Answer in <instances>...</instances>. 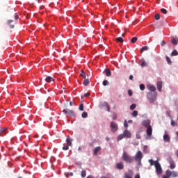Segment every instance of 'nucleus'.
Returning <instances> with one entry per match:
<instances>
[{"instance_id": "8", "label": "nucleus", "mask_w": 178, "mask_h": 178, "mask_svg": "<svg viewBox=\"0 0 178 178\" xmlns=\"http://www.w3.org/2000/svg\"><path fill=\"white\" fill-rule=\"evenodd\" d=\"M134 176V172L131 170H129L128 172H126L123 177V178H133Z\"/></svg>"}, {"instance_id": "53", "label": "nucleus", "mask_w": 178, "mask_h": 178, "mask_svg": "<svg viewBox=\"0 0 178 178\" xmlns=\"http://www.w3.org/2000/svg\"><path fill=\"white\" fill-rule=\"evenodd\" d=\"M135 178H141V177H140V174H136V175H135Z\"/></svg>"}, {"instance_id": "52", "label": "nucleus", "mask_w": 178, "mask_h": 178, "mask_svg": "<svg viewBox=\"0 0 178 178\" xmlns=\"http://www.w3.org/2000/svg\"><path fill=\"white\" fill-rule=\"evenodd\" d=\"M90 95V92H87V93H85L84 94V97H88Z\"/></svg>"}, {"instance_id": "21", "label": "nucleus", "mask_w": 178, "mask_h": 178, "mask_svg": "<svg viewBox=\"0 0 178 178\" xmlns=\"http://www.w3.org/2000/svg\"><path fill=\"white\" fill-rule=\"evenodd\" d=\"M170 168L171 169H175V168H176V163H175V161H170Z\"/></svg>"}, {"instance_id": "46", "label": "nucleus", "mask_w": 178, "mask_h": 178, "mask_svg": "<svg viewBox=\"0 0 178 178\" xmlns=\"http://www.w3.org/2000/svg\"><path fill=\"white\" fill-rule=\"evenodd\" d=\"M128 95H129V97H131L133 95V91H131V90H129Z\"/></svg>"}, {"instance_id": "62", "label": "nucleus", "mask_w": 178, "mask_h": 178, "mask_svg": "<svg viewBox=\"0 0 178 178\" xmlns=\"http://www.w3.org/2000/svg\"><path fill=\"white\" fill-rule=\"evenodd\" d=\"M122 37H124V34H122Z\"/></svg>"}, {"instance_id": "26", "label": "nucleus", "mask_w": 178, "mask_h": 178, "mask_svg": "<svg viewBox=\"0 0 178 178\" xmlns=\"http://www.w3.org/2000/svg\"><path fill=\"white\" fill-rule=\"evenodd\" d=\"M88 84H90V81L88 80V79H85L83 80V86L86 87V86H88Z\"/></svg>"}, {"instance_id": "5", "label": "nucleus", "mask_w": 178, "mask_h": 178, "mask_svg": "<svg viewBox=\"0 0 178 178\" xmlns=\"http://www.w3.org/2000/svg\"><path fill=\"white\" fill-rule=\"evenodd\" d=\"M63 112L67 116H73L74 118H75L76 116V113H74V111L73 110H69L68 108H66V109H64Z\"/></svg>"}, {"instance_id": "27", "label": "nucleus", "mask_w": 178, "mask_h": 178, "mask_svg": "<svg viewBox=\"0 0 178 178\" xmlns=\"http://www.w3.org/2000/svg\"><path fill=\"white\" fill-rule=\"evenodd\" d=\"M115 40H116L117 42H124V40H123V38H122V37H118Z\"/></svg>"}, {"instance_id": "30", "label": "nucleus", "mask_w": 178, "mask_h": 178, "mask_svg": "<svg viewBox=\"0 0 178 178\" xmlns=\"http://www.w3.org/2000/svg\"><path fill=\"white\" fill-rule=\"evenodd\" d=\"M140 66H141L142 67H145V66H147V62H145V60H142V63H141V64H140Z\"/></svg>"}, {"instance_id": "47", "label": "nucleus", "mask_w": 178, "mask_h": 178, "mask_svg": "<svg viewBox=\"0 0 178 178\" xmlns=\"http://www.w3.org/2000/svg\"><path fill=\"white\" fill-rule=\"evenodd\" d=\"M136 162H138V166H141V165H142V164H141V160L136 161Z\"/></svg>"}, {"instance_id": "6", "label": "nucleus", "mask_w": 178, "mask_h": 178, "mask_svg": "<svg viewBox=\"0 0 178 178\" xmlns=\"http://www.w3.org/2000/svg\"><path fill=\"white\" fill-rule=\"evenodd\" d=\"M146 134L147 137L146 140H151V136H152V127L149 126V127L146 128Z\"/></svg>"}, {"instance_id": "23", "label": "nucleus", "mask_w": 178, "mask_h": 178, "mask_svg": "<svg viewBox=\"0 0 178 178\" xmlns=\"http://www.w3.org/2000/svg\"><path fill=\"white\" fill-rule=\"evenodd\" d=\"M66 143L69 147H72V139L70 138L67 137L66 138Z\"/></svg>"}, {"instance_id": "51", "label": "nucleus", "mask_w": 178, "mask_h": 178, "mask_svg": "<svg viewBox=\"0 0 178 178\" xmlns=\"http://www.w3.org/2000/svg\"><path fill=\"white\" fill-rule=\"evenodd\" d=\"M15 20H17V19H19V15H17V14H15Z\"/></svg>"}, {"instance_id": "10", "label": "nucleus", "mask_w": 178, "mask_h": 178, "mask_svg": "<svg viewBox=\"0 0 178 178\" xmlns=\"http://www.w3.org/2000/svg\"><path fill=\"white\" fill-rule=\"evenodd\" d=\"M111 131H113V133H115V131H118V124L113 122H111Z\"/></svg>"}, {"instance_id": "33", "label": "nucleus", "mask_w": 178, "mask_h": 178, "mask_svg": "<svg viewBox=\"0 0 178 178\" xmlns=\"http://www.w3.org/2000/svg\"><path fill=\"white\" fill-rule=\"evenodd\" d=\"M137 37H134L131 40V42H132V44H136V42H137Z\"/></svg>"}, {"instance_id": "56", "label": "nucleus", "mask_w": 178, "mask_h": 178, "mask_svg": "<svg viewBox=\"0 0 178 178\" xmlns=\"http://www.w3.org/2000/svg\"><path fill=\"white\" fill-rule=\"evenodd\" d=\"M166 114H167L168 116H170V113H169V111H167Z\"/></svg>"}, {"instance_id": "58", "label": "nucleus", "mask_w": 178, "mask_h": 178, "mask_svg": "<svg viewBox=\"0 0 178 178\" xmlns=\"http://www.w3.org/2000/svg\"><path fill=\"white\" fill-rule=\"evenodd\" d=\"M175 154H176V155H177V156L178 158V149L175 152Z\"/></svg>"}, {"instance_id": "16", "label": "nucleus", "mask_w": 178, "mask_h": 178, "mask_svg": "<svg viewBox=\"0 0 178 178\" xmlns=\"http://www.w3.org/2000/svg\"><path fill=\"white\" fill-rule=\"evenodd\" d=\"M148 90L149 91H151V92H155V91H156V88L154 86H149L148 87Z\"/></svg>"}, {"instance_id": "59", "label": "nucleus", "mask_w": 178, "mask_h": 178, "mask_svg": "<svg viewBox=\"0 0 178 178\" xmlns=\"http://www.w3.org/2000/svg\"><path fill=\"white\" fill-rule=\"evenodd\" d=\"M78 151H81V147H79Z\"/></svg>"}, {"instance_id": "17", "label": "nucleus", "mask_w": 178, "mask_h": 178, "mask_svg": "<svg viewBox=\"0 0 178 178\" xmlns=\"http://www.w3.org/2000/svg\"><path fill=\"white\" fill-rule=\"evenodd\" d=\"M156 86L157 90L160 92L162 91V81H158Z\"/></svg>"}, {"instance_id": "31", "label": "nucleus", "mask_w": 178, "mask_h": 178, "mask_svg": "<svg viewBox=\"0 0 178 178\" xmlns=\"http://www.w3.org/2000/svg\"><path fill=\"white\" fill-rule=\"evenodd\" d=\"M138 115V111H134L132 113V116L133 118H137V115Z\"/></svg>"}, {"instance_id": "24", "label": "nucleus", "mask_w": 178, "mask_h": 178, "mask_svg": "<svg viewBox=\"0 0 178 178\" xmlns=\"http://www.w3.org/2000/svg\"><path fill=\"white\" fill-rule=\"evenodd\" d=\"M123 138H124V134L118 135L117 140L118 141H120L121 140H123Z\"/></svg>"}, {"instance_id": "25", "label": "nucleus", "mask_w": 178, "mask_h": 178, "mask_svg": "<svg viewBox=\"0 0 178 178\" xmlns=\"http://www.w3.org/2000/svg\"><path fill=\"white\" fill-rule=\"evenodd\" d=\"M149 49V47L148 46H145L140 49V52H144V51H148Z\"/></svg>"}, {"instance_id": "49", "label": "nucleus", "mask_w": 178, "mask_h": 178, "mask_svg": "<svg viewBox=\"0 0 178 178\" xmlns=\"http://www.w3.org/2000/svg\"><path fill=\"white\" fill-rule=\"evenodd\" d=\"M105 104H106V106L107 108V111H108V112H109V109H110L109 104H108V103H105Z\"/></svg>"}, {"instance_id": "63", "label": "nucleus", "mask_w": 178, "mask_h": 178, "mask_svg": "<svg viewBox=\"0 0 178 178\" xmlns=\"http://www.w3.org/2000/svg\"><path fill=\"white\" fill-rule=\"evenodd\" d=\"M38 2H39L40 1V0H36Z\"/></svg>"}, {"instance_id": "48", "label": "nucleus", "mask_w": 178, "mask_h": 178, "mask_svg": "<svg viewBox=\"0 0 178 178\" xmlns=\"http://www.w3.org/2000/svg\"><path fill=\"white\" fill-rule=\"evenodd\" d=\"M161 45V47H165V45H166V42H165V41H162Z\"/></svg>"}, {"instance_id": "57", "label": "nucleus", "mask_w": 178, "mask_h": 178, "mask_svg": "<svg viewBox=\"0 0 178 178\" xmlns=\"http://www.w3.org/2000/svg\"><path fill=\"white\" fill-rule=\"evenodd\" d=\"M128 123H133V120H129L128 121Z\"/></svg>"}, {"instance_id": "36", "label": "nucleus", "mask_w": 178, "mask_h": 178, "mask_svg": "<svg viewBox=\"0 0 178 178\" xmlns=\"http://www.w3.org/2000/svg\"><path fill=\"white\" fill-rule=\"evenodd\" d=\"M161 13H163V15H166L168 13V10L165 8H161Z\"/></svg>"}, {"instance_id": "9", "label": "nucleus", "mask_w": 178, "mask_h": 178, "mask_svg": "<svg viewBox=\"0 0 178 178\" xmlns=\"http://www.w3.org/2000/svg\"><path fill=\"white\" fill-rule=\"evenodd\" d=\"M142 126H144V127H149L151 126V120H145L142 122Z\"/></svg>"}, {"instance_id": "45", "label": "nucleus", "mask_w": 178, "mask_h": 178, "mask_svg": "<svg viewBox=\"0 0 178 178\" xmlns=\"http://www.w3.org/2000/svg\"><path fill=\"white\" fill-rule=\"evenodd\" d=\"M124 127H126V129H127V127H129V124L127 123V120L124 121Z\"/></svg>"}, {"instance_id": "50", "label": "nucleus", "mask_w": 178, "mask_h": 178, "mask_svg": "<svg viewBox=\"0 0 178 178\" xmlns=\"http://www.w3.org/2000/svg\"><path fill=\"white\" fill-rule=\"evenodd\" d=\"M136 138L140 140V138H141V136H140V134H136Z\"/></svg>"}, {"instance_id": "40", "label": "nucleus", "mask_w": 178, "mask_h": 178, "mask_svg": "<svg viewBox=\"0 0 178 178\" xmlns=\"http://www.w3.org/2000/svg\"><path fill=\"white\" fill-rule=\"evenodd\" d=\"M140 90H141L142 91H144V90H145V86H144V84H140Z\"/></svg>"}, {"instance_id": "18", "label": "nucleus", "mask_w": 178, "mask_h": 178, "mask_svg": "<svg viewBox=\"0 0 178 178\" xmlns=\"http://www.w3.org/2000/svg\"><path fill=\"white\" fill-rule=\"evenodd\" d=\"M10 23H13V20L9 19L7 21L6 24L10 26V29H15V25H10Z\"/></svg>"}, {"instance_id": "22", "label": "nucleus", "mask_w": 178, "mask_h": 178, "mask_svg": "<svg viewBox=\"0 0 178 178\" xmlns=\"http://www.w3.org/2000/svg\"><path fill=\"white\" fill-rule=\"evenodd\" d=\"M45 81L47 83H51V81H54V79L51 76H47L45 79Z\"/></svg>"}, {"instance_id": "1", "label": "nucleus", "mask_w": 178, "mask_h": 178, "mask_svg": "<svg viewBox=\"0 0 178 178\" xmlns=\"http://www.w3.org/2000/svg\"><path fill=\"white\" fill-rule=\"evenodd\" d=\"M178 177V173L176 171H170L167 170L165 171V175L162 176V178H175Z\"/></svg>"}, {"instance_id": "43", "label": "nucleus", "mask_w": 178, "mask_h": 178, "mask_svg": "<svg viewBox=\"0 0 178 178\" xmlns=\"http://www.w3.org/2000/svg\"><path fill=\"white\" fill-rule=\"evenodd\" d=\"M63 149L64 151H67V149H69V145H64V146L63 147Z\"/></svg>"}, {"instance_id": "28", "label": "nucleus", "mask_w": 178, "mask_h": 178, "mask_svg": "<svg viewBox=\"0 0 178 178\" xmlns=\"http://www.w3.org/2000/svg\"><path fill=\"white\" fill-rule=\"evenodd\" d=\"M81 176L82 178L86 177V176H87V172L86 170H82L81 173Z\"/></svg>"}, {"instance_id": "37", "label": "nucleus", "mask_w": 178, "mask_h": 178, "mask_svg": "<svg viewBox=\"0 0 178 178\" xmlns=\"http://www.w3.org/2000/svg\"><path fill=\"white\" fill-rule=\"evenodd\" d=\"M79 111H84V105L83 104H81L79 107Z\"/></svg>"}, {"instance_id": "14", "label": "nucleus", "mask_w": 178, "mask_h": 178, "mask_svg": "<svg viewBox=\"0 0 178 178\" xmlns=\"http://www.w3.org/2000/svg\"><path fill=\"white\" fill-rule=\"evenodd\" d=\"M124 137H126L127 138H130L131 137V134L128 130H125L123 132Z\"/></svg>"}, {"instance_id": "38", "label": "nucleus", "mask_w": 178, "mask_h": 178, "mask_svg": "<svg viewBox=\"0 0 178 178\" xmlns=\"http://www.w3.org/2000/svg\"><path fill=\"white\" fill-rule=\"evenodd\" d=\"M171 126L175 127V126H177V122H175V120H171Z\"/></svg>"}, {"instance_id": "3", "label": "nucleus", "mask_w": 178, "mask_h": 178, "mask_svg": "<svg viewBox=\"0 0 178 178\" xmlns=\"http://www.w3.org/2000/svg\"><path fill=\"white\" fill-rule=\"evenodd\" d=\"M156 92H147V99H149L150 104H154L155 101H156V97H157Z\"/></svg>"}, {"instance_id": "19", "label": "nucleus", "mask_w": 178, "mask_h": 178, "mask_svg": "<svg viewBox=\"0 0 178 178\" xmlns=\"http://www.w3.org/2000/svg\"><path fill=\"white\" fill-rule=\"evenodd\" d=\"M104 73H105L106 76H107V77H110V76L112 75V72H111V70H109V69H106L104 70Z\"/></svg>"}, {"instance_id": "39", "label": "nucleus", "mask_w": 178, "mask_h": 178, "mask_svg": "<svg viewBox=\"0 0 178 178\" xmlns=\"http://www.w3.org/2000/svg\"><path fill=\"white\" fill-rule=\"evenodd\" d=\"M154 18L156 20H159V19H161V15L159 14H156Z\"/></svg>"}, {"instance_id": "54", "label": "nucleus", "mask_w": 178, "mask_h": 178, "mask_svg": "<svg viewBox=\"0 0 178 178\" xmlns=\"http://www.w3.org/2000/svg\"><path fill=\"white\" fill-rule=\"evenodd\" d=\"M133 79H134L133 75H130V76H129V80H133Z\"/></svg>"}, {"instance_id": "42", "label": "nucleus", "mask_w": 178, "mask_h": 178, "mask_svg": "<svg viewBox=\"0 0 178 178\" xmlns=\"http://www.w3.org/2000/svg\"><path fill=\"white\" fill-rule=\"evenodd\" d=\"M149 162L151 166H154V165H155V161H154V160H152V159H149Z\"/></svg>"}, {"instance_id": "20", "label": "nucleus", "mask_w": 178, "mask_h": 178, "mask_svg": "<svg viewBox=\"0 0 178 178\" xmlns=\"http://www.w3.org/2000/svg\"><path fill=\"white\" fill-rule=\"evenodd\" d=\"M171 42L173 44V45H177L178 44V39H176L175 38H172Z\"/></svg>"}, {"instance_id": "15", "label": "nucleus", "mask_w": 178, "mask_h": 178, "mask_svg": "<svg viewBox=\"0 0 178 178\" xmlns=\"http://www.w3.org/2000/svg\"><path fill=\"white\" fill-rule=\"evenodd\" d=\"M99 151H101V147H96L93 150L94 155H98V152H99Z\"/></svg>"}, {"instance_id": "44", "label": "nucleus", "mask_w": 178, "mask_h": 178, "mask_svg": "<svg viewBox=\"0 0 178 178\" xmlns=\"http://www.w3.org/2000/svg\"><path fill=\"white\" fill-rule=\"evenodd\" d=\"M103 86H109V82L108 81H106V80H104V81H103Z\"/></svg>"}, {"instance_id": "61", "label": "nucleus", "mask_w": 178, "mask_h": 178, "mask_svg": "<svg viewBox=\"0 0 178 178\" xmlns=\"http://www.w3.org/2000/svg\"><path fill=\"white\" fill-rule=\"evenodd\" d=\"M177 136H178V131L176 132Z\"/></svg>"}, {"instance_id": "29", "label": "nucleus", "mask_w": 178, "mask_h": 178, "mask_svg": "<svg viewBox=\"0 0 178 178\" xmlns=\"http://www.w3.org/2000/svg\"><path fill=\"white\" fill-rule=\"evenodd\" d=\"M80 76L83 77V79H86L87 77V74H86V72H84L83 71L81 72Z\"/></svg>"}, {"instance_id": "60", "label": "nucleus", "mask_w": 178, "mask_h": 178, "mask_svg": "<svg viewBox=\"0 0 178 178\" xmlns=\"http://www.w3.org/2000/svg\"><path fill=\"white\" fill-rule=\"evenodd\" d=\"M106 141H109L110 138H108V137H106Z\"/></svg>"}, {"instance_id": "12", "label": "nucleus", "mask_w": 178, "mask_h": 178, "mask_svg": "<svg viewBox=\"0 0 178 178\" xmlns=\"http://www.w3.org/2000/svg\"><path fill=\"white\" fill-rule=\"evenodd\" d=\"M163 140L165 141V143L170 142V136H169V135H168V134H164L163 136Z\"/></svg>"}, {"instance_id": "4", "label": "nucleus", "mask_w": 178, "mask_h": 178, "mask_svg": "<svg viewBox=\"0 0 178 178\" xmlns=\"http://www.w3.org/2000/svg\"><path fill=\"white\" fill-rule=\"evenodd\" d=\"M154 166L156 169V173L157 175H162V166H161V163H159V161H155Z\"/></svg>"}, {"instance_id": "41", "label": "nucleus", "mask_w": 178, "mask_h": 178, "mask_svg": "<svg viewBox=\"0 0 178 178\" xmlns=\"http://www.w3.org/2000/svg\"><path fill=\"white\" fill-rule=\"evenodd\" d=\"M130 109L131 111H134V109H136V104H133L130 106Z\"/></svg>"}, {"instance_id": "34", "label": "nucleus", "mask_w": 178, "mask_h": 178, "mask_svg": "<svg viewBox=\"0 0 178 178\" xmlns=\"http://www.w3.org/2000/svg\"><path fill=\"white\" fill-rule=\"evenodd\" d=\"M172 56H177L178 55V52L177 50H174L172 53H171Z\"/></svg>"}, {"instance_id": "13", "label": "nucleus", "mask_w": 178, "mask_h": 178, "mask_svg": "<svg viewBox=\"0 0 178 178\" xmlns=\"http://www.w3.org/2000/svg\"><path fill=\"white\" fill-rule=\"evenodd\" d=\"M116 168L119 169V170H122V169H124V165L122 162L118 163L116 164Z\"/></svg>"}, {"instance_id": "11", "label": "nucleus", "mask_w": 178, "mask_h": 178, "mask_svg": "<svg viewBox=\"0 0 178 178\" xmlns=\"http://www.w3.org/2000/svg\"><path fill=\"white\" fill-rule=\"evenodd\" d=\"M6 130H8V128H1L0 129V137L5 136V134H8V132H6Z\"/></svg>"}, {"instance_id": "35", "label": "nucleus", "mask_w": 178, "mask_h": 178, "mask_svg": "<svg viewBox=\"0 0 178 178\" xmlns=\"http://www.w3.org/2000/svg\"><path fill=\"white\" fill-rule=\"evenodd\" d=\"M165 59H166L168 65H170L172 63V60H170V58H169V56H166Z\"/></svg>"}, {"instance_id": "7", "label": "nucleus", "mask_w": 178, "mask_h": 178, "mask_svg": "<svg viewBox=\"0 0 178 178\" xmlns=\"http://www.w3.org/2000/svg\"><path fill=\"white\" fill-rule=\"evenodd\" d=\"M143 156V152H141V151H138L135 155V161H141Z\"/></svg>"}, {"instance_id": "55", "label": "nucleus", "mask_w": 178, "mask_h": 178, "mask_svg": "<svg viewBox=\"0 0 178 178\" xmlns=\"http://www.w3.org/2000/svg\"><path fill=\"white\" fill-rule=\"evenodd\" d=\"M70 106H73V102H70Z\"/></svg>"}, {"instance_id": "32", "label": "nucleus", "mask_w": 178, "mask_h": 178, "mask_svg": "<svg viewBox=\"0 0 178 178\" xmlns=\"http://www.w3.org/2000/svg\"><path fill=\"white\" fill-rule=\"evenodd\" d=\"M81 116H82V118H83V119H86V118H88V113H87V112L84 111V112L82 113Z\"/></svg>"}, {"instance_id": "2", "label": "nucleus", "mask_w": 178, "mask_h": 178, "mask_svg": "<svg viewBox=\"0 0 178 178\" xmlns=\"http://www.w3.org/2000/svg\"><path fill=\"white\" fill-rule=\"evenodd\" d=\"M122 161H124V162H127V163H133V157H131V156L129 155V154H127V152H124L122 153Z\"/></svg>"}]
</instances>
